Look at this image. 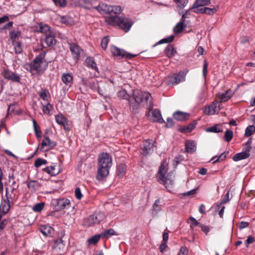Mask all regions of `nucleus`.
Returning a JSON list of instances; mask_svg holds the SVG:
<instances>
[{"mask_svg": "<svg viewBox=\"0 0 255 255\" xmlns=\"http://www.w3.org/2000/svg\"><path fill=\"white\" fill-rule=\"evenodd\" d=\"M128 100L130 110L132 113H137L141 107H146L148 109V114L152 110L153 104L152 102V97L148 92L137 89L134 90L131 96H128Z\"/></svg>", "mask_w": 255, "mask_h": 255, "instance_id": "1", "label": "nucleus"}, {"mask_svg": "<svg viewBox=\"0 0 255 255\" xmlns=\"http://www.w3.org/2000/svg\"><path fill=\"white\" fill-rule=\"evenodd\" d=\"M112 165V157L109 153L103 152L100 154L98 157L97 179L101 180L107 177Z\"/></svg>", "mask_w": 255, "mask_h": 255, "instance_id": "2", "label": "nucleus"}, {"mask_svg": "<svg viewBox=\"0 0 255 255\" xmlns=\"http://www.w3.org/2000/svg\"><path fill=\"white\" fill-rule=\"evenodd\" d=\"M106 22L111 25H118L125 31L129 30L133 22L132 20L127 17L119 16H110L106 19Z\"/></svg>", "mask_w": 255, "mask_h": 255, "instance_id": "3", "label": "nucleus"}, {"mask_svg": "<svg viewBox=\"0 0 255 255\" xmlns=\"http://www.w3.org/2000/svg\"><path fill=\"white\" fill-rule=\"evenodd\" d=\"M167 171V164L165 162H163L159 168L158 173V181L163 184L166 188H170L173 184V180L168 175L165 177Z\"/></svg>", "mask_w": 255, "mask_h": 255, "instance_id": "4", "label": "nucleus"}, {"mask_svg": "<svg viewBox=\"0 0 255 255\" xmlns=\"http://www.w3.org/2000/svg\"><path fill=\"white\" fill-rule=\"evenodd\" d=\"M111 51L114 56L119 59H130L136 56L135 54L128 53L125 50L120 49L115 46L111 47Z\"/></svg>", "mask_w": 255, "mask_h": 255, "instance_id": "5", "label": "nucleus"}, {"mask_svg": "<svg viewBox=\"0 0 255 255\" xmlns=\"http://www.w3.org/2000/svg\"><path fill=\"white\" fill-rule=\"evenodd\" d=\"M46 52L43 51L40 53L28 65L29 71L31 73L33 72H38L41 64L42 63L43 60L45 57Z\"/></svg>", "mask_w": 255, "mask_h": 255, "instance_id": "6", "label": "nucleus"}, {"mask_svg": "<svg viewBox=\"0 0 255 255\" xmlns=\"http://www.w3.org/2000/svg\"><path fill=\"white\" fill-rule=\"evenodd\" d=\"M53 204L57 211H61L70 207V201L66 198L57 199L53 200Z\"/></svg>", "mask_w": 255, "mask_h": 255, "instance_id": "7", "label": "nucleus"}, {"mask_svg": "<svg viewBox=\"0 0 255 255\" xmlns=\"http://www.w3.org/2000/svg\"><path fill=\"white\" fill-rule=\"evenodd\" d=\"M1 75L4 79L13 82L18 83L20 81V77L18 74L6 69H3Z\"/></svg>", "mask_w": 255, "mask_h": 255, "instance_id": "8", "label": "nucleus"}, {"mask_svg": "<svg viewBox=\"0 0 255 255\" xmlns=\"http://www.w3.org/2000/svg\"><path fill=\"white\" fill-rule=\"evenodd\" d=\"M155 142L154 140L147 139L143 142L142 147L143 154L147 155L153 151V147L154 146Z\"/></svg>", "mask_w": 255, "mask_h": 255, "instance_id": "9", "label": "nucleus"}, {"mask_svg": "<svg viewBox=\"0 0 255 255\" xmlns=\"http://www.w3.org/2000/svg\"><path fill=\"white\" fill-rule=\"evenodd\" d=\"M41 148L43 150H48L54 148L56 146V143L51 141L47 136H45L41 142Z\"/></svg>", "mask_w": 255, "mask_h": 255, "instance_id": "10", "label": "nucleus"}, {"mask_svg": "<svg viewBox=\"0 0 255 255\" xmlns=\"http://www.w3.org/2000/svg\"><path fill=\"white\" fill-rule=\"evenodd\" d=\"M95 8L102 14H110L111 5L104 2H101L98 6L95 7Z\"/></svg>", "mask_w": 255, "mask_h": 255, "instance_id": "11", "label": "nucleus"}, {"mask_svg": "<svg viewBox=\"0 0 255 255\" xmlns=\"http://www.w3.org/2000/svg\"><path fill=\"white\" fill-rule=\"evenodd\" d=\"M70 50L72 54L73 57L76 60L79 59L82 50L75 43H72L70 44Z\"/></svg>", "mask_w": 255, "mask_h": 255, "instance_id": "12", "label": "nucleus"}, {"mask_svg": "<svg viewBox=\"0 0 255 255\" xmlns=\"http://www.w3.org/2000/svg\"><path fill=\"white\" fill-rule=\"evenodd\" d=\"M35 28L37 32L44 33L45 35L53 31L48 25L42 23H38Z\"/></svg>", "mask_w": 255, "mask_h": 255, "instance_id": "13", "label": "nucleus"}, {"mask_svg": "<svg viewBox=\"0 0 255 255\" xmlns=\"http://www.w3.org/2000/svg\"><path fill=\"white\" fill-rule=\"evenodd\" d=\"M61 80L66 86L70 87L73 84V77L71 73H63L61 76Z\"/></svg>", "mask_w": 255, "mask_h": 255, "instance_id": "14", "label": "nucleus"}, {"mask_svg": "<svg viewBox=\"0 0 255 255\" xmlns=\"http://www.w3.org/2000/svg\"><path fill=\"white\" fill-rule=\"evenodd\" d=\"M152 117L151 120L154 122H157L160 124L164 123L165 121L161 117L160 112L158 109H155L151 112Z\"/></svg>", "mask_w": 255, "mask_h": 255, "instance_id": "15", "label": "nucleus"}, {"mask_svg": "<svg viewBox=\"0 0 255 255\" xmlns=\"http://www.w3.org/2000/svg\"><path fill=\"white\" fill-rule=\"evenodd\" d=\"M234 93L230 89L227 90L224 93H219L218 97L220 99L221 102H225L228 101L234 95Z\"/></svg>", "mask_w": 255, "mask_h": 255, "instance_id": "16", "label": "nucleus"}, {"mask_svg": "<svg viewBox=\"0 0 255 255\" xmlns=\"http://www.w3.org/2000/svg\"><path fill=\"white\" fill-rule=\"evenodd\" d=\"M186 74L183 72H180L179 73L174 74L171 77V81L173 84H177L181 82L184 81L185 79Z\"/></svg>", "mask_w": 255, "mask_h": 255, "instance_id": "17", "label": "nucleus"}, {"mask_svg": "<svg viewBox=\"0 0 255 255\" xmlns=\"http://www.w3.org/2000/svg\"><path fill=\"white\" fill-rule=\"evenodd\" d=\"M55 33L53 31L45 35V42L48 46H52L56 43Z\"/></svg>", "mask_w": 255, "mask_h": 255, "instance_id": "18", "label": "nucleus"}, {"mask_svg": "<svg viewBox=\"0 0 255 255\" xmlns=\"http://www.w3.org/2000/svg\"><path fill=\"white\" fill-rule=\"evenodd\" d=\"M218 102L217 101L213 102L206 109L205 113L207 115H213L218 113L219 109L217 107Z\"/></svg>", "mask_w": 255, "mask_h": 255, "instance_id": "19", "label": "nucleus"}, {"mask_svg": "<svg viewBox=\"0 0 255 255\" xmlns=\"http://www.w3.org/2000/svg\"><path fill=\"white\" fill-rule=\"evenodd\" d=\"M65 243L61 239H58L55 241L53 245V249L56 252H62L65 248Z\"/></svg>", "mask_w": 255, "mask_h": 255, "instance_id": "20", "label": "nucleus"}, {"mask_svg": "<svg viewBox=\"0 0 255 255\" xmlns=\"http://www.w3.org/2000/svg\"><path fill=\"white\" fill-rule=\"evenodd\" d=\"M184 20L180 19V21L174 26L173 30L175 34L180 33L186 27V25L184 24Z\"/></svg>", "mask_w": 255, "mask_h": 255, "instance_id": "21", "label": "nucleus"}, {"mask_svg": "<svg viewBox=\"0 0 255 255\" xmlns=\"http://www.w3.org/2000/svg\"><path fill=\"white\" fill-rule=\"evenodd\" d=\"M189 115L183 112L177 111L173 114V117L177 121H185L188 119Z\"/></svg>", "mask_w": 255, "mask_h": 255, "instance_id": "22", "label": "nucleus"}, {"mask_svg": "<svg viewBox=\"0 0 255 255\" xmlns=\"http://www.w3.org/2000/svg\"><path fill=\"white\" fill-rule=\"evenodd\" d=\"M211 3V0H196L190 9L196 8L200 6L208 5Z\"/></svg>", "mask_w": 255, "mask_h": 255, "instance_id": "23", "label": "nucleus"}, {"mask_svg": "<svg viewBox=\"0 0 255 255\" xmlns=\"http://www.w3.org/2000/svg\"><path fill=\"white\" fill-rule=\"evenodd\" d=\"M186 150L188 153H192L195 151L196 147L195 142L193 141L188 140L185 143Z\"/></svg>", "mask_w": 255, "mask_h": 255, "instance_id": "24", "label": "nucleus"}, {"mask_svg": "<svg viewBox=\"0 0 255 255\" xmlns=\"http://www.w3.org/2000/svg\"><path fill=\"white\" fill-rule=\"evenodd\" d=\"M93 217V222L95 224H99L105 218V215L103 213H96L92 215Z\"/></svg>", "mask_w": 255, "mask_h": 255, "instance_id": "25", "label": "nucleus"}, {"mask_svg": "<svg viewBox=\"0 0 255 255\" xmlns=\"http://www.w3.org/2000/svg\"><path fill=\"white\" fill-rule=\"evenodd\" d=\"M85 62L87 64V66L91 68L93 70H94L96 71H98V68L97 67V64L94 61V59L92 57H87L86 59Z\"/></svg>", "mask_w": 255, "mask_h": 255, "instance_id": "26", "label": "nucleus"}, {"mask_svg": "<svg viewBox=\"0 0 255 255\" xmlns=\"http://www.w3.org/2000/svg\"><path fill=\"white\" fill-rule=\"evenodd\" d=\"M43 171L52 176H56L60 172L58 169H57L55 168V166H48L43 169Z\"/></svg>", "mask_w": 255, "mask_h": 255, "instance_id": "27", "label": "nucleus"}, {"mask_svg": "<svg viewBox=\"0 0 255 255\" xmlns=\"http://www.w3.org/2000/svg\"><path fill=\"white\" fill-rule=\"evenodd\" d=\"M56 123L59 125L65 126L67 123V120L62 114H58L55 116Z\"/></svg>", "mask_w": 255, "mask_h": 255, "instance_id": "28", "label": "nucleus"}, {"mask_svg": "<svg viewBox=\"0 0 255 255\" xmlns=\"http://www.w3.org/2000/svg\"><path fill=\"white\" fill-rule=\"evenodd\" d=\"M42 110L44 114L49 115L50 111L53 109V106L51 104L48 103H41Z\"/></svg>", "mask_w": 255, "mask_h": 255, "instance_id": "29", "label": "nucleus"}, {"mask_svg": "<svg viewBox=\"0 0 255 255\" xmlns=\"http://www.w3.org/2000/svg\"><path fill=\"white\" fill-rule=\"evenodd\" d=\"M250 154H248L245 152H242L236 154L233 157V160L235 161H238L242 159H245L249 157Z\"/></svg>", "mask_w": 255, "mask_h": 255, "instance_id": "30", "label": "nucleus"}, {"mask_svg": "<svg viewBox=\"0 0 255 255\" xmlns=\"http://www.w3.org/2000/svg\"><path fill=\"white\" fill-rule=\"evenodd\" d=\"M12 45L14 46V51L16 54H20L23 51L22 44L20 41H15L12 42Z\"/></svg>", "mask_w": 255, "mask_h": 255, "instance_id": "31", "label": "nucleus"}, {"mask_svg": "<svg viewBox=\"0 0 255 255\" xmlns=\"http://www.w3.org/2000/svg\"><path fill=\"white\" fill-rule=\"evenodd\" d=\"M126 171V165L124 163H121L118 166L117 172L118 175L120 177H123L125 175Z\"/></svg>", "mask_w": 255, "mask_h": 255, "instance_id": "32", "label": "nucleus"}, {"mask_svg": "<svg viewBox=\"0 0 255 255\" xmlns=\"http://www.w3.org/2000/svg\"><path fill=\"white\" fill-rule=\"evenodd\" d=\"M206 131L208 132L218 133L222 132L223 130L221 125H216L214 126L208 128L206 129Z\"/></svg>", "mask_w": 255, "mask_h": 255, "instance_id": "33", "label": "nucleus"}, {"mask_svg": "<svg viewBox=\"0 0 255 255\" xmlns=\"http://www.w3.org/2000/svg\"><path fill=\"white\" fill-rule=\"evenodd\" d=\"M164 52L166 55L170 58L173 56L175 51L171 45H168L165 49Z\"/></svg>", "mask_w": 255, "mask_h": 255, "instance_id": "34", "label": "nucleus"}, {"mask_svg": "<svg viewBox=\"0 0 255 255\" xmlns=\"http://www.w3.org/2000/svg\"><path fill=\"white\" fill-rule=\"evenodd\" d=\"M83 225L86 227H90L95 225L93 222V217L92 215L89 216L84 219Z\"/></svg>", "mask_w": 255, "mask_h": 255, "instance_id": "35", "label": "nucleus"}, {"mask_svg": "<svg viewBox=\"0 0 255 255\" xmlns=\"http://www.w3.org/2000/svg\"><path fill=\"white\" fill-rule=\"evenodd\" d=\"M21 32L19 31H12L9 33V37L12 40V42L15 41H18L17 38L20 36Z\"/></svg>", "mask_w": 255, "mask_h": 255, "instance_id": "36", "label": "nucleus"}, {"mask_svg": "<svg viewBox=\"0 0 255 255\" xmlns=\"http://www.w3.org/2000/svg\"><path fill=\"white\" fill-rule=\"evenodd\" d=\"M27 186L30 189L36 190L39 188L40 186L37 181H30L27 183Z\"/></svg>", "mask_w": 255, "mask_h": 255, "instance_id": "37", "label": "nucleus"}, {"mask_svg": "<svg viewBox=\"0 0 255 255\" xmlns=\"http://www.w3.org/2000/svg\"><path fill=\"white\" fill-rule=\"evenodd\" d=\"M252 138H250L245 143L244 147V151L246 153H248V154H250V152L252 149Z\"/></svg>", "mask_w": 255, "mask_h": 255, "instance_id": "38", "label": "nucleus"}, {"mask_svg": "<svg viewBox=\"0 0 255 255\" xmlns=\"http://www.w3.org/2000/svg\"><path fill=\"white\" fill-rule=\"evenodd\" d=\"M15 193H10L8 191V189L6 188V199L4 200V202H7L8 203H11L12 201V199L14 196Z\"/></svg>", "mask_w": 255, "mask_h": 255, "instance_id": "39", "label": "nucleus"}, {"mask_svg": "<svg viewBox=\"0 0 255 255\" xmlns=\"http://www.w3.org/2000/svg\"><path fill=\"white\" fill-rule=\"evenodd\" d=\"M49 95V92L47 90H44L39 94L40 97L42 99L44 103H48L49 102L48 100V97Z\"/></svg>", "mask_w": 255, "mask_h": 255, "instance_id": "40", "label": "nucleus"}, {"mask_svg": "<svg viewBox=\"0 0 255 255\" xmlns=\"http://www.w3.org/2000/svg\"><path fill=\"white\" fill-rule=\"evenodd\" d=\"M255 132V127L253 125L248 126L245 130V136H249Z\"/></svg>", "mask_w": 255, "mask_h": 255, "instance_id": "41", "label": "nucleus"}, {"mask_svg": "<svg viewBox=\"0 0 255 255\" xmlns=\"http://www.w3.org/2000/svg\"><path fill=\"white\" fill-rule=\"evenodd\" d=\"M233 137V132L230 129H227L225 133V140L228 142H230Z\"/></svg>", "mask_w": 255, "mask_h": 255, "instance_id": "42", "label": "nucleus"}, {"mask_svg": "<svg viewBox=\"0 0 255 255\" xmlns=\"http://www.w3.org/2000/svg\"><path fill=\"white\" fill-rule=\"evenodd\" d=\"M175 2L177 4L178 8L182 9L186 6L188 3V0H174Z\"/></svg>", "mask_w": 255, "mask_h": 255, "instance_id": "43", "label": "nucleus"}, {"mask_svg": "<svg viewBox=\"0 0 255 255\" xmlns=\"http://www.w3.org/2000/svg\"><path fill=\"white\" fill-rule=\"evenodd\" d=\"M44 206V203L41 202L39 203H37L33 206L32 207V210L35 212H41L43 209Z\"/></svg>", "mask_w": 255, "mask_h": 255, "instance_id": "44", "label": "nucleus"}, {"mask_svg": "<svg viewBox=\"0 0 255 255\" xmlns=\"http://www.w3.org/2000/svg\"><path fill=\"white\" fill-rule=\"evenodd\" d=\"M47 162L46 160L38 158L35 160L34 162V165L36 168H38L42 165L46 164Z\"/></svg>", "mask_w": 255, "mask_h": 255, "instance_id": "45", "label": "nucleus"}, {"mask_svg": "<svg viewBox=\"0 0 255 255\" xmlns=\"http://www.w3.org/2000/svg\"><path fill=\"white\" fill-rule=\"evenodd\" d=\"M115 235V231L113 229H110L105 231L102 235L105 238H108L111 236Z\"/></svg>", "mask_w": 255, "mask_h": 255, "instance_id": "46", "label": "nucleus"}, {"mask_svg": "<svg viewBox=\"0 0 255 255\" xmlns=\"http://www.w3.org/2000/svg\"><path fill=\"white\" fill-rule=\"evenodd\" d=\"M122 11L121 7L118 5H111V8H110V14H119Z\"/></svg>", "mask_w": 255, "mask_h": 255, "instance_id": "47", "label": "nucleus"}, {"mask_svg": "<svg viewBox=\"0 0 255 255\" xmlns=\"http://www.w3.org/2000/svg\"><path fill=\"white\" fill-rule=\"evenodd\" d=\"M229 193L228 192L224 198L222 200L221 202L220 203H218L217 204V207L218 209H219L222 205L226 204L229 201Z\"/></svg>", "mask_w": 255, "mask_h": 255, "instance_id": "48", "label": "nucleus"}, {"mask_svg": "<svg viewBox=\"0 0 255 255\" xmlns=\"http://www.w3.org/2000/svg\"><path fill=\"white\" fill-rule=\"evenodd\" d=\"M52 1L56 6L60 7H65L67 4V0H52Z\"/></svg>", "mask_w": 255, "mask_h": 255, "instance_id": "49", "label": "nucleus"}, {"mask_svg": "<svg viewBox=\"0 0 255 255\" xmlns=\"http://www.w3.org/2000/svg\"><path fill=\"white\" fill-rule=\"evenodd\" d=\"M100 238V235H95L89 239L88 242L90 244H95L99 241Z\"/></svg>", "mask_w": 255, "mask_h": 255, "instance_id": "50", "label": "nucleus"}, {"mask_svg": "<svg viewBox=\"0 0 255 255\" xmlns=\"http://www.w3.org/2000/svg\"><path fill=\"white\" fill-rule=\"evenodd\" d=\"M174 38V35H170V36H168L167 38H163V39L160 40L158 42V43L159 44H162V43L171 42H172Z\"/></svg>", "mask_w": 255, "mask_h": 255, "instance_id": "51", "label": "nucleus"}, {"mask_svg": "<svg viewBox=\"0 0 255 255\" xmlns=\"http://www.w3.org/2000/svg\"><path fill=\"white\" fill-rule=\"evenodd\" d=\"M10 203H8L7 202H4V204L3 205H2V214H5L6 213H7L9 209H10ZM0 206H1V205Z\"/></svg>", "mask_w": 255, "mask_h": 255, "instance_id": "52", "label": "nucleus"}, {"mask_svg": "<svg viewBox=\"0 0 255 255\" xmlns=\"http://www.w3.org/2000/svg\"><path fill=\"white\" fill-rule=\"evenodd\" d=\"M217 11L215 8L204 7V13L212 15Z\"/></svg>", "mask_w": 255, "mask_h": 255, "instance_id": "53", "label": "nucleus"}, {"mask_svg": "<svg viewBox=\"0 0 255 255\" xmlns=\"http://www.w3.org/2000/svg\"><path fill=\"white\" fill-rule=\"evenodd\" d=\"M109 42V39L108 37H104L102 39L101 41V46L102 48L105 50L107 48L108 43Z\"/></svg>", "mask_w": 255, "mask_h": 255, "instance_id": "54", "label": "nucleus"}, {"mask_svg": "<svg viewBox=\"0 0 255 255\" xmlns=\"http://www.w3.org/2000/svg\"><path fill=\"white\" fill-rule=\"evenodd\" d=\"M33 128L35 133L41 134V131L39 126L37 124L35 120H33Z\"/></svg>", "mask_w": 255, "mask_h": 255, "instance_id": "55", "label": "nucleus"}, {"mask_svg": "<svg viewBox=\"0 0 255 255\" xmlns=\"http://www.w3.org/2000/svg\"><path fill=\"white\" fill-rule=\"evenodd\" d=\"M75 195L76 198L78 200H80L83 197L81 189L79 187L76 188L75 190Z\"/></svg>", "mask_w": 255, "mask_h": 255, "instance_id": "56", "label": "nucleus"}, {"mask_svg": "<svg viewBox=\"0 0 255 255\" xmlns=\"http://www.w3.org/2000/svg\"><path fill=\"white\" fill-rule=\"evenodd\" d=\"M190 220L192 221V223L190 225V228L193 229L195 226L200 225V223L193 217H190Z\"/></svg>", "mask_w": 255, "mask_h": 255, "instance_id": "57", "label": "nucleus"}, {"mask_svg": "<svg viewBox=\"0 0 255 255\" xmlns=\"http://www.w3.org/2000/svg\"><path fill=\"white\" fill-rule=\"evenodd\" d=\"M207 68H208V63L206 60L204 61V65L203 68V75L204 78H206V75L207 74Z\"/></svg>", "mask_w": 255, "mask_h": 255, "instance_id": "58", "label": "nucleus"}, {"mask_svg": "<svg viewBox=\"0 0 255 255\" xmlns=\"http://www.w3.org/2000/svg\"><path fill=\"white\" fill-rule=\"evenodd\" d=\"M188 250L186 247H181L177 255H186L188 254Z\"/></svg>", "mask_w": 255, "mask_h": 255, "instance_id": "59", "label": "nucleus"}, {"mask_svg": "<svg viewBox=\"0 0 255 255\" xmlns=\"http://www.w3.org/2000/svg\"><path fill=\"white\" fill-rule=\"evenodd\" d=\"M127 93L126 90H122L120 91L118 93V96L119 98L125 99L127 98Z\"/></svg>", "mask_w": 255, "mask_h": 255, "instance_id": "60", "label": "nucleus"}, {"mask_svg": "<svg viewBox=\"0 0 255 255\" xmlns=\"http://www.w3.org/2000/svg\"><path fill=\"white\" fill-rule=\"evenodd\" d=\"M228 154V152H224V153H222L220 156L219 157L217 158V159L216 160H215L213 163H216L217 162H218V161H222V160H224L226 157V155Z\"/></svg>", "mask_w": 255, "mask_h": 255, "instance_id": "61", "label": "nucleus"}, {"mask_svg": "<svg viewBox=\"0 0 255 255\" xmlns=\"http://www.w3.org/2000/svg\"><path fill=\"white\" fill-rule=\"evenodd\" d=\"M255 241L254 238L252 236H249L246 240L245 244L247 246L249 244L253 243Z\"/></svg>", "mask_w": 255, "mask_h": 255, "instance_id": "62", "label": "nucleus"}, {"mask_svg": "<svg viewBox=\"0 0 255 255\" xmlns=\"http://www.w3.org/2000/svg\"><path fill=\"white\" fill-rule=\"evenodd\" d=\"M249 225V223L247 222H241L239 223V228L240 229H243L247 228Z\"/></svg>", "mask_w": 255, "mask_h": 255, "instance_id": "63", "label": "nucleus"}, {"mask_svg": "<svg viewBox=\"0 0 255 255\" xmlns=\"http://www.w3.org/2000/svg\"><path fill=\"white\" fill-rule=\"evenodd\" d=\"M200 227L203 232H204L206 234H207L210 231V228L206 225H200Z\"/></svg>", "mask_w": 255, "mask_h": 255, "instance_id": "64", "label": "nucleus"}]
</instances>
